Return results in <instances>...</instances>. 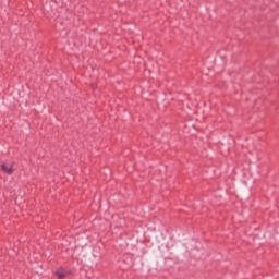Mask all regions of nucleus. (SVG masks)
<instances>
[{"label":"nucleus","mask_w":279,"mask_h":279,"mask_svg":"<svg viewBox=\"0 0 279 279\" xmlns=\"http://www.w3.org/2000/svg\"><path fill=\"white\" fill-rule=\"evenodd\" d=\"M1 169L8 175H12L14 173V168H12V163H2Z\"/></svg>","instance_id":"1"},{"label":"nucleus","mask_w":279,"mask_h":279,"mask_svg":"<svg viewBox=\"0 0 279 279\" xmlns=\"http://www.w3.org/2000/svg\"><path fill=\"white\" fill-rule=\"evenodd\" d=\"M68 274H69V272H68L66 270H64V269H58V270L56 271V276H57V278H59V279H65Z\"/></svg>","instance_id":"2"}]
</instances>
